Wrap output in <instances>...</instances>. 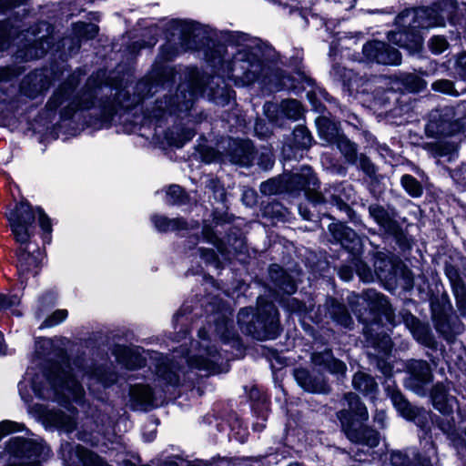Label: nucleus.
<instances>
[{
    "instance_id": "9",
    "label": "nucleus",
    "mask_w": 466,
    "mask_h": 466,
    "mask_svg": "<svg viewBox=\"0 0 466 466\" xmlns=\"http://www.w3.org/2000/svg\"><path fill=\"white\" fill-rule=\"evenodd\" d=\"M187 77V81L179 85L174 97L157 102V109L154 111L156 118H162L167 113L173 115L187 112L192 108L196 99L204 93L207 81L200 76L197 68H188Z\"/></svg>"
},
{
    "instance_id": "17",
    "label": "nucleus",
    "mask_w": 466,
    "mask_h": 466,
    "mask_svg": "<svg viewBox=\"0 0 466 466\" xmlns=\"http://www.w3.org/2000/svg\"><path fill=\"white\" fill-rule=\"evenodd\" d=\"M367 336V342L374 350L369 351V356H373L377 360L378 369L386 376H390L392 373V366L385 359L390 356L392 349L390 338L386 334H379L376 337L369 335L368 330H365Z\"/></svg>"
},
{
    "instance_id": "30",
    "label": "nucleus",
    "mask_w": 466,
    "mask_h": 466,
    "mask_svg": "<svg viewBox=\"0 0 466 466\" xmlns=\"http://www.w3.org/2000/svg\"><path fill=\"white\" fill-rule=\"evenodd\" d=\"M370 217L386 231L393 232L397 228L396 221L392 215L383 207L379 205H370L369 207Z\"/></svg>"
},
{
    "instance_id": "54",
    "label": "nucleus",
    "mask_w": 466,
    "mask_h": 466,
    "mask_svg": "<svg viewBox=\"0 0 466 466\" xmlns=\"http://www.w3.org/2000/svg\"><path fill=\"white\" fill-rule=\"evenodd\" d=\"M454 69L460 78L466 80V53L458 56Z\"/></svg>"
},
{
    "instance_id": "38",
    "label": "nucleus",
    "mask_w": 466,
    "mask_h": 466,
    "mask_svg": "<svg viewBox=\"0 0 466 466\" xmlns=\"http://www.w3.org/2000/svg\"><path fill=\"white\" fill-rule=\"evenodd\" d=\"M374 269L379 279H386L393 272L392 261L385 256L378 255L374 261Z\"/></svg>"
},
{
    "instance_id": "32",
    "label": "nucleus",
    "mask_w": 466,
    "mask_h": 466,
    "mask_svg": "<svg viewBox=\"0 0 466 466\" xmlns=\"http://www.w3.org/2000/svg\"><path fill=\"white\" fill-rule=\"evenodd\" d=\"M364 299L369 302L371 309L381 311L389 320L391 319L392 310L385 296L370 289L365 292Z\"/></svg>"
},
{
    "instance_id": "3",
    "label": "nucleus",
    "mask_w": 466,
    "mask_h": 466,
    "mask_svg": "<svg viewBox=\"0 0 466 466\" xmlns=\"http://www.w3.org/2000/svg\"><path fill=\"white\" fill-rule=\"evenodd\" d=\"M199 340L192 345L187 356L176 353L172 359L166 358L157 364V380L160 387L176 386L180 381L179 372L184 364L190 369L204 371L207 375L218 374L227 370L229 357L222 354L212 343L205 328L198 331Z\"/></svg>"
},
{
    "instance_id": "20",
    "label": "nucleus",
    "mask_w": 466,
    "mask_h": 466,
    "mask_svg": "<svg viewBox=\"0 0 466 466\" xmlns=\"http://www.w3.org/2000/svg\"><path fill=\"white\" fill-rule=\"evenodd\" d=\"M431 399L434 408L444 416L451 415L458 404L456 398L448 393V389L442 383H437L432 388Z\"/></svg>"
},
{
    "instance_id": "18",
    "label": "nucleus",
    "mask_w": 466,
    "mask_h": 466,
    "mask_svg": "<svg viewBox=\"0 0 466 466\" xmlns=\"http://www.w3.org/2000/svg\"><path fill=\"white\" fill-rule=\"evenodd\" d=\"M367 336V342L374 350L369 351V356H373L377 360L378 369L386 376H390L392 373V366L385 359L390 356L392 349L390 338L386 334H379L376 337L369 335L368 330H365Z\"/></svg>"
},
{
    "instance_id": "60",
    "label": "nucleus",
    "mask_w": 466,
    "mask_h": 466,
    "mask_svg": "<svg viewBox=\"0 0 466 466\" xmlns=\"http://www.w3.org/2000/svg\"><path fill=\"white\" fill-rule=\"evenodd\" d=\"M195 133L191 129H187L183 132V136L180 138H174L171 140V144L177 147H182L185 143L189 141Z\"/></svg>"
},
{
    "instance_id": "64",
    "label": "nucleus",
    "mask_w": 466,
    "mask_h": 466,
    "mask_svg": "<svg viewBox=\"0 0 466 466\" xmlns=\"http://www.w3.org/2000/svg\"><path fill=\"white\" fill-rule=\"evenodd\" d=\"M374 420L377 422L381 428L385 427L386 421V413L384 410H377L374 415Z\"/></svg>"
},
{
    "instance_id": "15",
    "label": "nucleus",
    "mask_w": 466,
    "mask_h": 466,
    "mask_svg": "<svg viewBox=\"0 0 466 466\" xmlns=\"http://www.w3.org/2000/svg\"><path fill=\"white\" fill-rule=\"evenodd\" d=\"M318 129L320 137L329 143H336L338 148L345 156L349 162L357 161V147L347 137L339 134V129L335 124L331 123L326 117L317 120Z\"/></svg>"
},
{
    "instance_id": "36",
    "label": "nucleus",
    "mask_w": 466,
    "mask_h": 466,
    "mask_svg": "<svg viewBox=\"0 0 466 466\" xmlns=\"http://www.w3.org/2000/svg\"><path fill=\"white\" fill-rule=\"evenodd\" d=\"M131 398L140 405H151L153 402L152 389L145 385H135L130 390Z\"/></svg>"
},
{
    "instance_id": "59",
    "label": "nucleus",
    "mask_w": 466,
    "mask_h": 466,
    "mask_svg": "<svg viewBox=\"0 0 466 466\" xmlns=\"http://www.w3.org/2000/svg\"><path fill=\"white\" fill-rule=\"evenodd\" d=\"M294 136H295L296 138L299 137H301L302 141L299 142V144L302 147H309L310 145L311 136L304 127L297 128L294 131Z\"/></svg>"
},
{
    "instance_id": "42",
    "label": "nucleus",
    "mask_w": 466,
    "mask_h": 466,
    "mask_svg": "<svg viewBox=\"0 0 466 466\" xmlns=\"http://www.w3.org/2000/svg\"><path fill=\"white\" fill-rule=\"evenodd\" d=\"M401 185L411 197L417 198L422 194V187L420 184L410 175L402 176Z\"/></svg>"
},
{
    "instance_id": "27",
    "label": "nucleus",
    "mask_w": 466,
    "mask_h": 466,
    "mask_svg": "<svg viewBox=\"0 0 466 466\" xmlns=\"http://www.w3.org/2000/svg\"><path fill=\"white\" fill-rule=\"evenodd\" d=\"M115 355L117 361L128 370L140 368L145 363V358L141 356L137 350L117 346L115 349Z\"/></svg>"
},
{
    "instance_id": "10",
    "label": "nucleus",
    "mask_w": 466,
    "mask_h": 466,
    "mask_svg": "<svg viewBox=\"0 0 466 466\" xmlns=\"http://www.w3.org/2000/svg\"><path fill=\"white\" fill-rule=\"evenodd\" d=\"M168 28L171 31L172 39L161 47L160 60H171L180 53L198 48L197 40L207 33L206 26L193 21L179 19L169 22Z\"/></svg>"
},
{
    "instance_id": "61",
    "label": "nucleus",
    "mask_w": 466,
    "mask_h": 466,
    "mask_svg": "<svg viewBox=\"0 0 466 466\" xmlns=\"http://www.w3.org/2000/svg\"><path fill=\"white\" fill-rule=\"evenodd\" d=\"M260 191L265 195H272L278 192L277 182L273 179L261 183Z\"/></svg>"
},
{
    "instance_id": "13",
    "label": "nucleus",
    "mask_w": 466,
    "mask_h": 466,
    "mask_svg": "<svg viewBox=\"0 0 466 466\" xmlns=\"http://www.w3.org/2000/svg\"><path fill=\"white\" fill-rule=\"evenodd\" d=\"M75 86V76H73L68 83L64 84L59 90L54 94L46 106L50 110H55L64 103L67 102V105L62 112L64 117H70L73 113L78 109L89 108L93 105V91L85 93V98L73 96Z\"/></svg>"
},
{
    "instance_id": "22",
    "label": "nucleus",
    "mask_w": 466,
    "mask_h": 466,
    "mask_svg": "<svg viewBox=\"0 0 466 466\" xmlns=\"http://www.w3.org/2000/svg\"><path fill=\"white\" fill-rule=\"evenodd\" d=\"M294 376L299 385L309 392L326 393L329 386L322 376H313L305 369H297Z\"/></svg>"
},
{
    "instance_id": "62",
    "label": "nucleus",
    "mask_w": 466,
    "mask_h": 466,
    "mask_svg": "<svg viewBox=\"0 0 466 466\" xmlns=\"http://www.w3.org/2000/svg\"><path fill=\"white\" fill-rule=\"evenodd\" d=\"M19 303L17 297H6L0 295V309H8Z\"/></svg>"
},
{
    "instance_id": "24",
    "label": "nucleus",
    "mask_w": 466,
    "mask_h": 466,
    "mask_svg": "<svg viewBox=\"0 0 466 466\" xmlns=\"http://www.w3.org/2000/svg\"><path fill=\"white\" fill-rule=\"evenodd\" d=\"M46 88L47 81L44 72L41 70L30 73L21 83V92L32 98Z\"/></svg>"
},
{
    "instance_id": "46",
    "label": "nucleus",
    "mask_w": 466,
    "mask_h": 466,
    "mask_svg": "<svg viewBox=\"0 0 466 466\" xmlns=\"http://www.w3.org/2000/svg\"><path fill=\"white\" fill-rule=\"evenodd\" d=\"M185 198L183 189L178 185H172L168 187L167 192V202L174 205L182 203Z\"/></svg>"
},
{
    "instance_id": "39",
    "label": "nucleus",
    "mask_w": 466,
    "mask_h": 466,
    "mask_svg": "<svg viewBox=\"0 0 466 466\" xmlns=\"http://www.w3.org/2000/svg\"><path fill=\"white\" fill-rule=\"evenodd\" d=\"M293 180L299 184L301 189L315 187L318 182L312 169L309 167H302L299 173L293 176Z\"/></svg>"
},
{
    "instance_id": "44",
    "label": "nucleus",
    "mask_w": 466,
    "mask_h": 466,
    "mask_svg": "<svg viewBox=\"0 0 466 466\" xmlns=\"http://www.w3.org/2000/svg\"><path fill=\"white\" fill-rule=\"evenodd\" d=\"M432 89L443 94L459 96V92L455 89L453 82L447 79L437 80L432 84Z\"/></svg>"
},
{
    "instance_id": "35",
    "label": "nucleus",
    "mask_w": 466,
    "mask_h": 466,
    "mask_svg": "<svg viewBox=\"0 0 466 466\" xmlns=\"http://www.w3.org/2000/svg\"><path fill=\"white\" fill-rule=\"evenodd\" d=\"M152 222L159 231L180 230L186 228L187 223L180 218L169 219L163 216L155 215Z\"/></svg>"
},
{
    "instance_id": "1",
    "label": "nucleus",
    "mask_w": 466,
    "mask_h": 466,
    "mask_svg": "<svg viewBox=\"0 0 466 466\" xmlns=\"http://www.w3.org/2000/svg\"><path fill=\"white\" fill-rule=\"evenodd\" d=\"M80 375L86 377L91 391L99 390L100 387L106 388L116 380L115 374L103 368L87 371L80 361L71 364L68 360H64L61 364L52 365L47 373H36L33 368H29L18 384L19 394L25 403L32 400L33 393L39 399L52 400L59 403L70 400L80 402L84 396V390L76 380Z\"/></svg>"
},
{
    "instance_id": "28",
    "label": "nucleus",
    "mask_w": 466,
    "mask_h": 466,
    "mask_svg": "<svg viewBox=\"0 0 466 466\" xmlns=\"http://www.w3.org/2000/svg\"><path fill=\"white\" fill-rule=\"evenodd\" d=\"M352 385L355 390L369 397L371 400H375L378 385L370 375L357 372L353 377Z\"/></svg>"
},
{
    "instance_id": "21",
    "label": "nucleus",
    "mask_w": 466,
    "mask_h": 466,
    "mask_svg": "<svg viewBox=\"0 0 466 466\" xmlns=\"http://www.w3.org/2000/svg\"><path fill=\"white\" fill-rule=\"evenodd\" d=\"M280 110L281 114L289 119H298L302 114V107L299 101L295 99H288L281 102L279 106L274 104H266L264 111L272 122H278L279 116L274 115L275 112Z\"/></svg>"
},
{
    "instance_id": "33",
    "label": "nucleus",
    "mask_w": 466,
    "mask_h": 466,
    "mask_svg": "<svg viewBox=\"0 0 466 466\" xmlns=\"http://www.w3.org/2000/svg\"><path fill=\"white\" fill-rule=\"evenodd\" d=\"M392 404L400 414L407 420H413L417 410L413 408L400 391H393L390 396Z\"/></svg>"
},
{
    "instance_id": "16",
    "label": "nucleus",
    "mask_w": 466,
    "mask_h": 466,
    "mask_svg": "<svg viewBox=\"0 0 466 466\" xmlns=\"http://www.w3.org/2000/svg\"><path fill=\"white\" fill-rule=\"evenodd\" d=\"M363 56L369 62L382 65H400L401 56L400 52L380 41L368 42L362 48Z\"/></svg>"
},
{
    "instance_id": "43",
    "label": "nucleus",
    "mask_w": 466,
    "mask_h": 466,
    "mask_svg": "<svg viewBox=\"0 0 466 466\" xmlns=\"http://www.w3.org/2000/svg\"><path fill=\"white\" fill-rule=\"evenodd\" d=\"M212 90V100L218 105H226L232 98L231 90L225 87L211 88Z\"/></svg>"
},
{
    "instance_id": "40",
    "label": "nucleus",
    "mask_w": 466,
    "mask_h": 466,
    "mask_svg": "<svg viewBox=\"0 0 466 466\" xmlns=\"http://www.w3.org/2000/svg\"><path fill=\"white\" fill-rule=\"evenodd\" d=\"M398 79L410 92H418L425 87V82L415 74H401Z\"/></svg>"
},
{
    "instance_id": "34",
    "label": "nucleus",
    "mask_w": 466,
    "mask_h": 466,
    "mask_svg": "<svg viewBox=\"0 0 466 466\" xmlns=\"http://www.w3.org/2000/svg\"><path fill=\"white\" fill-rule=\"evenodd\" d=\"M216 320L215 332L223 341H235V332L233 331L232 321L223 314L221 317L214 318Z\"/></svg>"
},
{
    "instance_id": "8",
    "label": "nucleus",
    "mask_w": 466,
    "mask_h": 466,
    "mask_svg": "<svg viewBox=\"0 0 466 466\" xmlns=\"http://www.w3.org/2000/svg\"><path fill=\"white\" fill-rule=\"evenodd\" d=\"M238 322L243 332L258 340L274 339L279 332V313L271 302L258 299L255 314L251 308H245L238 314Z\"/></svg>"
},
{
    "instance_id": "11",
    "label": "nucleus",
    "mask_w": 466,
    "mask_h": 466,
    "mask_svg": "<svg viewBox=\"0 0 466 466\" xmlns=\"http://www.w3.org/2000/svg\"><path fill=\"white\" fill-rule=\"evenodd\" d=\"M49 452L42 441L14 437L8 441L5 449V466H41Z\"/></svg>"
},
{
    "instance_id": "57",
    "label": "nucleus",
    "mask_w": 466,
    "mask_h": 466,
    "mask_svg": "<svg viewBox=\"0 0 466 466\" xmlns=\"http://www.w3.org/2000/svg\"><path fill=\"white\" fill-rule=\"evenodd\" d=\"M414 337L417 338L418 340H420L422 343H428L429 342V332L428 329L420 324H418L414 330L412 331Z\"/></svg>"
},
{
    "instance_id": "4",
    "label": "nucleus",
    "mask_w": 466,
    "mask_h": 466,
    "mask_svg": "<svg viewBox=\"0 0 466 466\" xmlns=\"http://www.w3.org/2000/svg\"><path fill=\"white\" fill-rule=\"evenodd\" d=\"M6 217L15 238L20 244L17 251L20 276L27 273L36 274L44 257L36 244L30 241L34 234L33 224L37 217L39 226L45 234L44 241L49 242L52 232L50 218L40 208L34 209L27 202L16 204L14 209L6 213Z\"/></svg>"
},
{
    "instance_id": "29",
    "label": "nucleus",
    "mask_w": 466,
    "mask_h": 466,
    "mask_svg": "<svg viewBox=\"0 0 466 466\" xmlns=\"http://www.w3.org/2000/svg\"><path fill=\"white\" fill-rule=\"evenodd\" d=\"M269 276L279 289L289 294L295 292L297 289L296 282L279 265L274 264L269 268Z\"/></svg>"
},
{
    "instance_id": "45",
    "label": "nucleus",
    "mask_w": 466,
    "mask_h": 466,
    "mask_svg": "<svg viewBox=\"0 0 466 466\" xmlns=\"http://www.w3.org/2000/svg\"><path fill=\"white\" fill-rule=\"evenodd\" d=\"M203 238L207 240V242L212 244L217 249L224 254L226 249L224 248L223 242L214 234L212 228L209 226H205L202 228Z\"/></svg>"
},
{
    "instance_id": "37",
    "label": "nucleus",
    "mask_w": 466,
    "mask_h": 466,
    "mask_svg": "<svg viewBox=\"0 0 466 466\" xmlns=\"http://www.w3.org/2000/svg\"><path fill=\"white\" fill-rule=\"evenodd\" d=\"M50 43V37L41 36L37 41H35L33 45L27 47L25 55V57L28 59L41 57L49 49Z\"/></svg>"
},
{
    "instance_id": "55",
    "label": "nucleus",
    "mask_w": 466,
    "mask_h": 466,
    "mask_svg": "<svg viewBox=\"0 0 466 466\" xmlns=\"http://www.w3.org/2000/svg\"><path fill=\"white\" fill-rule=\"evenodd\" d=\"M288 306L292 312H297L299 315H306L308 313L307 306L296 299H290Z\"/></svg>"
},
{
    "instance_id": "2",
    "label": "nucleus",
    "mask_w": 466,
    "mask_h": 466,
    "mask_svg": "<svg viewBox=\"0 0 466 466\" xmlns=\"http://www.w3.org/2000/svg\"><path fill=\"white\" fill-rule=\"evenodd\" d=\"M224 37L228 44L240 48L231 60L226 59V48L221 45L206 52V59L211 66L218 67V72L221 71L233 79L235 85L242 86L251 85L266 75L267 68L259 57L260 49L247 34L227 32Z\"/></svg>"
},
{
    "instance_id": "47",
    "label": "nucleus",
    "mask_w": 466,
    "mask_h": 466,
    "mask_svg": "<svg viewBox=\"0 0 466 466\" xmlns=\"http://www.w3.org/2000/svg\"><path fill=\"white\" fill-rule=\"evenodd\" d=\"M25 425L13 420H3L0 422V440L9 433L22 431Z\"/></svg>"
},
{
    "instance_id": "51",
    "label": "nucleus",
    "mask_w": 466,
    "mask_h": 466,
    "mask_svg": "<svg viewBox=\"0 0 466 466\" xmlns=\"http://www.w3.org/2000/svg\"><path fill=\"white\" fill-rule=\"evenodd\" d=\"M198 252L200 258L207 263L210 265H214L216 268H218V259L213 249L199 248Z\"/></svg>"
},
{
    "instance_id": "31",
    "label": "nucleus",
    "mask_w": 466,
    "mask_h": 466,
    "mask_svg": "<svg viewBox=\"0 0 466 466\" xmlns=\"http://www.w3.org/2000/svg\"><path fill=\"white\" fill-rule=\"evenodd\" d=\"M331 75L335 80L342 82L347 86L350 90H358L360 86L358 82L360 77L351 70L339 65H334L331 70Z\"/></svg>"
},
{
    "instance_id": "5",
    "label": "nucleus",
    "mask_w": 466,
    "mask_h": 466,
    "mask_svg": "<svg viewBox=\"0 0 466 466\" xmlns=\"http://www.w3.org/2000/svg\"><path fill=\"white\" fill-rule=\"evenodd\" d=\"M455 10L453 0H443L431 7L405 10L396 18V25L401 29L389 33L388 39L400 47L418 50L422 40L417 30L445 25L446 19L451 18Z\"/></svg>"
},
{
    "instance_id": "53",
    "label": "nucleus",
    "mask_w": 466,
    "mask_h": 466,
    "mask_svg": "<svg viewBox=\"0 0 466 466\" xmlns=\"http://www.w3.org/2000/svg\"><path fill=\"white\" fill-rule=\"evenodd\" d=\"M53 347V342L50 339H40L36 341L35 344V351L39 357H46L49 355L47 350H51Z\"/></svg>"
},
{
    "instance_id": "25",
    "label": "nucleus",
    "mask_w": 466,
    "mask_h": 466,
    "mask_svg": "<svg viewBox=\"0 0 466 466\" xmlns=\"http://www.w3.org/2000/svg\"><path fill=\"white\" fill-rule=\"evenodd\" d=\"M311 360L315 366L323 367L330 373L338 376H344L347 370L345 363L335 359L329 350L314 353Z\"/></svg>"
},
{
    "instance_id": "48",
    "label": "nucleus",
    "mask_w": 466,
    "mask_h": 466,
    "mask_svg": "<svg viewBox=\"0 0 466 466\" xmlns=\"http://www.w3.org/2000/svg\"><path fill=\"white\" fill-rule=\"evenodd\" d=\"M390 464L392 466H411V459L403 451H394L390 453Z\"/></svg>"
},
{
    "instance_id": "52",
    "label": "nucleus",
    "mask_w": 466,
    "mask_h": 466,
    "mask_svg": "<svg viewBox=\"0 0 466 466\" xmlns=\"http://www.w3.org/2000/svg\"><path fill=\"white\" fill-rule=\"evenodd\" d=\"M440 427L441 429V431L447 434V436L452 440V441H455L459 435L458 433V430L456 428V425H455V422H454V420L451 419V420H448L446 422H441L440 424Z\"/></svg>"
},
{
    "instance_id": "12",
    "label": "nucleus",
    "mask_w": 466,
    "mask_h": 466,
    "mask_svg": "<svg viewBox=\"0 0 466 466\" xmlns=\"http://www.w3.org/2000/svg\"><path fill=\"white\" fill-rule=\"evenodd\" d=\"M28 412L46 428H56L65 432H72L76 429L75 410L67 409V413L49 406L35 403L28 404Z\"/></svg>"
},
{
    "instance_id": "7",
    "label": "nucleus",
    "mask_w": 466,
    "mask_h": 466,
    "mask_svg": "<svg viewBox=\"0 0 466 466\" xmlns=\"http://www.w3.org/2000/svg\"><path fill=\"white\" fill-rule=\"evenodd\" d=\"M344 400L348 409L340 410L338 417L347 438L351 442L366 445L370 448L376 447L380 441L379 433L364 425V422L369 419L365 405L352 392L347 393Z\"/></svg>"
},
{
    "instance_id": "23",
    "label": "nucleus",
    "mask_w": 466,
    "mask_h": 466,
    "mask_svg": "<svg viewBox=\"0 0 466 466\" xmlns=\"http://www.w3.org/2000/svg\"><path fill=\"white\" fill-rule=\"evenodd\" d=\"M329 231L342 247L354 252L360 247V239L356 232L342 223H335L329 226Z\"/></svg>"
},
{
    "instance_id": "26",
    "label": "nucleus",
    "mask_w": 466,
    "mask_h": 466,
    "mask_svg": "<svg viewBox=\"0 0 466 466\" xmlns=\"http://www.w3.org/2000/svg\"><path fill=\"white\" fill-rule=\"evenodd\" d=\"M231 161L241 166H249L253 161V145L248 140H233L230 145Z\"/></svg>"
},
{
    "instance_id": "6",
    "label": "nucleus",
    "mask_w": 466,
    "mask_h": 466,
    "mask_svg": "<svg viewBox=\"0 0 466 466\" xmlns=\"http://www.w3.org/2000/svg\"><path fill=\"white\" fill-rule=\"evenodd\" d=\"M462 121L465 120L455 118L452 107H445L431 113L425 127V132L428 137H437L440 140L427 144L425 148L434 157L454 154L458 148V141L453 137L462 130L464 125Z\"/></svg>"
},
{
    "instance_id": "63",
    "label": "nucleus",
    "mask_w": 466,
    "mask_h": 466,
    "mask_svg": "<svg viewBox=\"0 0 466 466\" xmlns=\"http://www.w3.org/2000/svg\"><path fill=\"white\" fill-rule=\"evenodd\" d=\"M14 76H15V73L11 68H1L0 69V82L8 81Z\"/></svg>"
},
{
    "instance_id": "49",
    "label": "nucleus",
    "mask_w": 466,
    "mask_h": 466,
    "mask_svg": "<svg viewBox=\"0 0 466 466\" xmlns=\"http://www.w3.org/2000/svg\"><path fill=\"white\" fill-rule=\"evenodd\" d=\"M67 317V310L66 309H57L51 316H49L41 327H53L58 325L63 320H65Z\"/></svg>"
},
{
    "instance_id": "50",
    "label": "nucleus",
    "mask_w": 466,
    "mask_h": 466,
    "mask_svg": "<svg viewBox=\"0 0 466 466\" xmlns=\"http://www.w3.org/2000/svg\"><path fill=\"white\" fill-rule=\"evenodd\" d=\"M448 47V42L443 36H433L430 41V48L434 54H441Z\"/></svg>"
},
{
    "instance_id": "58",
    "label": "nucleus",
    "mask_w": 466,
    "mask_h": 466,
    "mask_svg": "<svg viewBox=\"0 0 466 466\" xmlns=\"http://www.w3.org/2000/svg\"><path fill=\"white\" fill-rule=\"evenodd\" d=\"M357 272L360 279L363 280L364 282H370L373 281L374 279L372 271L364 264H360L358 266Z\"/></svg>"
},
{
    "instance_id": "56",
    "label": "nucleus",
    "mask_w": 466,
    "mask_h": 466,
    "mask_svg": "<svg viewBox=\"0 0 466 466\" xmlns=\"http://www.w3.org/2000/svg\"><path fill=\"white\" fill-rule=\"evenodd\" d=\"M359 167L369 176L375 174V167L368 157L362 155L359 158Z\"/></svg>"
},
{
    "instance_id": "41",
    "label": "nucleus",
    "mask_w": 466,
    "mask_h": 466,
    "mask_svg": "<svg viewBox=\"0 0 466 466\" xmlns=\"http://www.w3.org/2000/svg\"><path fill=\"white\" fill-rule=\"evenodd\" d=\"M331 316L333 319L345 328L350 327L352 319L348 313L346 308L341 304H335L332 306Z\"/></svg>"
},
{
    "instance_id": "19",
    "label": "nucleus",
    "mask_w": 466,
    "mask_h": 466,
    "mask_svg": "<svg viewBox=\"0 0 466 466\" xmlns=\"http://www.w3.org/2000/svg\"><path fill=\"white\" fill-rule=\"evenodd\" d=\"M409 378L406 380V387L416 394L424 396L427 392L426 385L432 380L430 365L424 360H411L408 364Z\"/></svg>"
},
{
    "instance_id": "14",
    "label": "nucleus",
    "mask_w": 466,
    "mask_h": 466,
    "mask_svg": "<svg viewBox=\"0 0 466 466\" xmlns=\"http://www.w3.org/2000/svg\"><path fill=\"white\" fill-rule=\"evenodd\" d=\"M60 456L65 466H109L99 456L79 444L62 443Z\"/></svg>"
}]
</instances>
